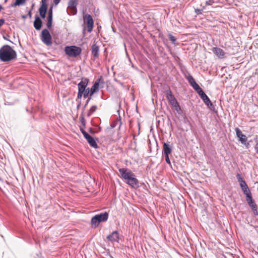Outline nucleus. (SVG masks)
I'll return each mask as SVG.
<instances>
[{
    "label": "nucleus",
    "instance_id": "f257e3e1",
    "mask_svg": "<svg viewBox=\"0 0 258 258\" xmlns=\"http://www.w3.org/2000/svg\"><path fill=\"white\" fill-rule=\"evenodd\" d=\"M17 57V53L10 46L5 45L0 48V59L3 62L12 61Z\"/></svg>",
    "mask_w": 258,
    "mask_h": 258
},
{
    "label": "nucleus",
    "instance_id": "f03ea898",
    "mask_svg": "<svg viewBox=\"0 0 258 258\" xmlns=\"http://www.w3.org/2000/svg\"><path fill=\"white\" fill-rule=\"evenodd\" d=\"M126 168H119L118 171L122 178L127 180L126 183L132 187H138L139 184L138 180L135 177V175L131 171H127Z\"/></svg>",
    "mask_w": 258,
    "mask_h": 258
},
{
    "label": "nucleus",
    "instance_id": "7ed1b4c3",
    "mask_svg": "<svg viewBox=\"0 0 258 258\" xmlns=\"http://www.w3.org/2000/svg\"><path fill=\"white\" fill-rule=\"evenodd\" d=\"M108 213L106 212L95 215L91 218L92 227L96 228L101 222H106L108 220Z\"/></svg>",
    "mask_w": 258,
    "mask_h": 258
},
{
    "label": "nucleus",
    "instance_id": "20e7f679",
    "mask_svg": "<svg viewBox=\"0 0 258 258\" xmlns=\"http://www.w3.org/2000/svg\"><path fill=\"white\" fill-rule=\"evenodd\" d=\"M80 47L76 46H67L64 48V52L68 56L76 57L79 55L81 53Z\"/></svg>",
    "mask_w": 258,
    "mask_h": 258
},
{
    "label": "nucleus",
    "instance_id": "39448f33",
    "mask_svg": "<svg viewBox=\"0 0 258 258\" xmlns=\"http://www.w3.org/2000/svg\"><path fill=\"white\" fill-rule=\"evenodd\" d=\"M104 81L102 76H100L99 78L97 79L91 88L90 96H91L94 93L98 91L99 88H102L104 87Z\"/></svg>",
    "mask_w": 258,
    "mask_h": 258
},
{
    "label": "nucleus",
    "instance_id": "423d86ee",
    "mask_svg": "<svg viewBox=\"0 0 258 258\" xmlns=\"http://www.w3.org/2000/svg\"><path fill=\"white\" fill-rule=\"evenodd\" d=\"M41 40L47 46H50L52 44L51 36L47 29L42 31Z\"/></svg>",
    "mask_w": 258,
    "mask_h": 258
},
{
    "label": "nucleus",
    "instance_id": "0eeeda50",
    "mask_svg": "<svg viewBox=\"0 0 258 258\" xmlns=\"http://www.w3.org/2000/svg\"><path fill=\"white\" fill-rule=\"evenodd\" d=\"M78 0H70L68 2L67 13L69 15H74L77 14Z\"/></svg>",
    "mask_w": 258,
    "mask_h": 258
},
{
    "label": "nucleus",
    "instance_id": "6e6552de",
    "mask_svg": "<svg viewBox=\"0 0 258 258\" xmlns=\"http://www.w3.org/2000/svg\"><path fill=\"white\" fill-rule=\"evenodd\" d=\"M199 95L200 96L201 99L203 100L204 102L205 103L206 105L208 106L209 108L211 110H214V107L212 103L211 102V100H210L209 98L208 97V96L205 93V92L203 91H200V92H199L198 93Z\"/></svg>",
    "mask_w": 258,
    "mask_h": 258
},
{
    "label": "nucleus",
    "instance_id": "1a4fd4ad",
    "mask_svg": "<svg viewBox=\"0 0 258 258\" xmlns=\"http://www.w3.org/2000/svg\"><path fill=\"white\" fill-rule=\"evenodd\" d=\"M84 22L87 24V29L88 32L92 31L94 21L92 16L89 14H86L84 16Z\"/></svg>",
    "mask_w": 258,
    "mask_h": 258
},
{
    "label": "nucleus",
    "instance_id": "9d476101",
    "mask_svg": "<svg viewBox=\"0 0 258 258\" xmlns=\"http://www.w3.org/2000/svg\"><path fill=\"white\" fill-rule=\"evenodd\" d=\"M89 80L86 78H82L81 82L78 84V91L82 92H84L85 90L87 89V86L88 84Z\"/></svg>",
    "mask_w": 258,
    "mask_h": 258
},
{
    "label": "nucleus",
    "instance_id": "9b49d317",
    "mask_svg": "<svg viewBox=\"0 0 258 258\" xmlns=\"http://www.w3.org/2000/svg\"><path fill=\"white\" fill-rule=\"evenodd\" d=\"M235 131L236 136L239 139V141L240 142L241 144H245V142L247 141L246 136L243 134L241 130L238 127H236Z\"/></svg>",
    "mask_w": 258,
    "mask_h": 258
},
{
    "label": "nucleus",
    "instance_id": "f8f14e48",
    "mask_svg": "<svg viewBox=\"0 0 258 258\" xmlns=\"http://www.w3.org/2000/svg\"><path fill=\"white\" fill-rule=\"evenodd\" d=\"M108 240L112 242H118L119 240V234L117 231H113L107 236Z\"/></svg>",
    "mask_w": 258,
    "mask_h": 258
},
{
    "label": "nucleus",
    "instance_id": "ddd939ff",
    "mask_svg": "<svg viewBox=\"0 0 258 258\" xmlns=\"http://www.w3.org/2000/svg\"><path fill=\"white\" fill-rule=\"evenodd\" d=\"M165 94L167 100H168L169 102L171 105L174 104L175 102L177 101L174 96L172 94L170 89L166 90Z\"/></svg>",
    "mask_w": 258,
    "mask_h": 258
},
{
    "label": "nucleus",
    "instance_id": "4468645a",
    "mask_svg": "<svg viewBox=\"0 0 258 258\" xmlns=\"http://www.w3.org/2000/svg\"><path fill=\"white\" fill-rule=\"evenodd\" d=\"M212 51L214 53L216 54L218 57L222 58L225 55V52L223 49L218 47H213L212 48Z\"/></svg>",
    "mask_w": 258,
    "mask_h": 258
},
{
    "label": "nucleus",
    "instance_id": "2eb2a0df",
    "mask_svg": "<svg viewBox=\"0 0 258 258\" xmlns=\"http://www.w3.org/2000/svg\"><path fill=\"white\" fill-rule=\"evenodd\" d=\"M47 9V4H41V5L39 9V12L40 16L43 19L45 18L46 17Z\"/></svg>",
    "mask_w": 258,
    "mask_h": 258
},
{
    "label": "nucleus",
    "instance_id": "dca6fc26",
    "mask_svg": "<svg viewBox=\"0 0 258 258\" xmlns=\"http://www.w3.org/2000/svg\"><path fill=\"white\" fill-rule=\"evenodd\" d=\"M42 21L38 16L35 15V21L34 22V27L37 30H39L42 26Z\"/></svg>",
    "mask_w": 258,
    "mask_h": 258
},
{
    "label": "nucleus",
    "instance_id": "f3484780",
    "mask_svg": "<svg viewBox=\"0 0 258 258\" xmlns=\"http://www.w3.org/2000/svg\"><path fill=\"white\" fill-rule=\"evenodd\" d=\"M163 150L165 155H169L172 152V149L169 143H164Z\"/></svg>",
    "mask_w": 258,
    "mask_h": 258
},
{
    "label": "nucleus",
    "instance_id": "a211bd4d",
    "mask_svg": "<svg viewBox=\"0 0 258 258\" xmlns=\"http://www.w3.org/2000/svg\"><path fill=\"white\" fill-rule=\"evenodd\" d=\"M92 54L94 57H98L99 56V47L94 44L91 47Z\"/></svg>",
    "mask_w": 258,
    "mask_h": 258
},
{
    "label": "nucleus",
    "instance_id": "6ab92c4d",
    "mask_svg": "<svg viewBox=\"0 0 258 258\" xmlns=\"http://www.w3.org/2000/svg\"><path fill=\"white\" fill-rule=\"evenodd\" d=\"M86 139L87 140L88 143L92 147L95 149L98 148V145L96 143V141L91 136H89Z\"/></svg>",
    "mask_w": 258,
    "mask_h": 258
},
{
    "label": "nucleus",
    "instance_id": "aec40b11",
    "mask_svg": "<svg viewBox=\"0 0 258 258\" xmlns=\"http://www.w3.org/2000/svg\"><path fill=\"white\" fill-rule=\"evenodd\" d=\"M240 186L245 195L251 192L246 182L240 185Z\"/></svg>",
    "mask_w": 258,
    "mask_h": 258
},
{
    "label": "nucleus",
    "instance_id": "412c9836",
    "mask_svg": "<svg viewBox=\"0 0 258 258\" xmlns=\"http://www.w3.org/2000/svg\"><path fill=\"white\" fill-rule=\"evenodd\" d=\"M26 0H16L15 2L12 4L11 7H15L18 6L23 5L25 3Z\"/></svg>",
    "mask_w": 258,
    "mask_h": 258
},
{
    "label": "nucleus",
    "instance_id": "4be33fe9",
    "mask_svg": "<svg viewBox=\"0 0 258 258\" xmlns=\"http://www.w3.org/2000/svg\"><path fill=\"white\" fill-rule=\"evenodd\" d=\"M171 105L172 106V107L173 108L175 109V110L177 111V112H178V113H180V112H181V109L177 101L175 102L174 104H171Z\"/></svg>",
    "mask_w": 258,
    "mask_h": 258
},
{
    "label": "nucleus",
    "instance_id": "5701e85b",
    "mask_svg": "<svg viewBox=\"0 0 258 258\" xmlns=\"http://www.w3.org/2000/svg\"><path fill=\"white\" fill-rule=\"evenodd\" d=\"M186 79L187 80L188 83L189 84L192 86L193 85H194L196 82L194 79V78L192 77V76L188 75L186 77Z\"/></svg>",
    "mask_w": 258,
    "mask_h": 258
},
{
    "label": "nucleus",
    "instance_id": "b1692460",
    "mask_svg": "<svg viewBox=\"0 0 258 258\" xmlns=\"http://www.w3.org/2000/svg\"><path fill=\"white\" fill-rule=\"evenodd\" d=\"M97 108V106H96V105L92 106L90 108L89 110L88 111V113H87V115L88 116H91L94 112H95V111L96 110Z\"/></svg>",
    "mask_w": 258,
    "mask_h": 258
},
{
    "label": "nucleus",
    "instance_id": "393cba45",
    "mask_svg": "<svg viewBox=\"0 0 258 258\" xmlns=\"http://www.w3.org/2000/svg\"><path fill=\"white\" fill-rule=\"evenodd\" d=\"M236 177L238 180V181L239 182V185H241L245 183V181L243 179V178L241 177L240 174L237 173L236 175Z\"/></svg>",
    "mask_w": 258,
    "mask_h": 258
},
{
    "label": "nucleus",
    "instance_id": "a878e982",
    "mask_svg": "<svg viewBox=\"0 0 258 258\" xmlns=\"http://www.w3.org/2000/svg\"><path fill=\"white\" fill-rule=\"evenodd\" d=\"M192 87L198 93H199V92H200V91H203V90L201 88V87L197 83L193 85Z\"/></svg>",
    "mask_w": 258,
    "mask_h": 258
},
{
    "label": "nucleus",
    "instance_id": "bb28decb",
    "mask_svg": "<svg viewBox=\"0 0 258 258\" xmlns=\"http://www.w3.org/2000/svg\"><path fill=\"white\" fill-rule=\"evenodd\" d=\"M47 27L48 29H50L52 26V18L47 17Z\"/></svg>",
    "mask_w": 258,
    "mask_h": 258
},
{
    "label": "nucleus",
    "instance_id": "cd10ccee",
    "mask_svg": "<svg viewBox=\"0 0 258 258\" xmlns=\"http://www.w3.org/2000/svg\"><path fill=\"white\" fill-rule=\"evenodd\" d=\"M245 196H246V201L247 202L248 204L251 202L253 201L252 198L251 192H250L248 194H246Z\"/></svg>",
    "mask_w": 258,
    "mask_h": 258
},
{
    "label": "nucleus",
    "instance_id": "c85d7f7f",
    "mask_svg": "<svg viewBox=\"0 0 258 258\" xmlns=\"http://www.w3.org/2000/svg\"><path fill=\"white\" fill-rule=\"evenodd\" d=\"M89 94H90V90L89 88H87L86 90H85L84 92H83L84 98H87L89 96Z\"/></svg>",
    "mask_w": 258,
    "mask_h": 258
},
{
    "label": "nucleus",
    "instance_id": "c756f323",
    "mask_svg": "<svg viewBox=\"0 0 258 258\" xmlns=\"http://www.w3.org/2000/svg\"><path fill=\"white\" fill-rule=\"evenodd\" d=\"M248 204L251 207L252 210L257 208V206L254 201L249 203Z\"/></svg>",
    "mask_w": 258,
    "mask_h": 258
},
{
    "label": "nucleus",
    "instance_id": "7c9ffc66",
    "mask_svg": "<svg viewBox=\"0 0 258 258\" xmlns=\"http://www.w3.org/2000/svg\"><path fill=\"white\" fill-rule=\"evenodd\" d=\"M169 39L172 42V43H175L176 41V39L171 34H169Z\"/></svg>",
    "mask_w": 258,
    "mask_h": 258
},
{
    "label": "nucleus",
    "instance_id": "2f4dec72",
    "mask_svg": "<svg viewBox=\"0 0 258 258\" xmlns=\"http://www.w3.org/2000/svg\"><path fill=\"white\" fill-rule=\"evenodd\" d=\"M81 133H82V134L83 135L84 138L85 139H86L87 138H88L90 135L85 131H84L83 129H81Z\"/></svg>",
    "mask_w": 258,
    "mask_h": 258
},
{
    "label": "nucleus",
    "instance_id": "473e14b6",
    "mask_svg": "<svg viewBox=\"0 0 258 258\" xmlns=\"http://www.w3.org/2000/svg\"><path fill=\"white\" fill-rule=\"evenodd\" d=\"M165 161H166V163L169 165L171 166V162H170V159H169V155H165Z\"/></svg>",
    "mask_w": 258,
    "mask_h": 258
},
{
    "label": "nucleus",
    "instance_id": "72a5a7b5",
    "mask_svg": "<svg viewBox=\"0 0 258 258\" xmlns=\"http://www.w3.org/2000/svg\"><path fill=\"white\" fill-rule=\"evenodd\" d=\"M47 17L52 18V8L51 7L48 10V15Z\"/></svg>",
    "mask_w": 258,
    "mask_h": 258
},
{
    "label": "nucleus",
    "instance_id": "f704fd0d",
    "mask_svg": "<svg viewBox=\"0 0 258 258\" xmlns=\"http://www.w3.org/2000/svg\"><path fill=\"white\" fill-rule=\"evenodd\" d=\"M214 3L213 0H208L206 2V5L207 6L212 5Z\"/></svg>",
    "mask_w": 258,
    "mask_h": 258
},
{
    "label": "nucleus",
    "instance_id": "c9c22d12",
    "mask_svg": "<svg viewBox=\"0 0 258 258\" xmlns=\"http://www.w3.org/2000/svg\"><path fill=\"white\" fill-rule=\"evenodd\" d=\"M83 95V92L78 91L77 98L78 99H81Z\"/></svg>",
    "mask_w": 258,
    "mask_h": 258
},
{
    "label": "nucleus",
    "instance_id": "e433bc0d",
    "mask_svg": "<svg viewBox=\"0 0 258 258\" xmlns=\"http://www.w3.org/2000/svg\"><path fill=\"white\" fill-rule=\"evenodd\" d=\"M254 149L255 150L256 153L258 155V142L255 144L254 146Z\"/></svg>",
    "mask_w": 258,
    "mask_h": 258
},
{
    "label": "nucleus",
    "instance_id": "4c0bfd02",
    "mask_svg": "<svg viewBox=\"0 0 258 258\" xmlns=\"http://www.w3.org/2000/svg\"><path fill=\"white\" fill-rule=\"evenodd\" d=\"M202 10H200V9H197L195 10V12L198 15V14H202Z\"/></svg>",
    "mask_w": 258,
    "mask_h": 258
},
{
    "label": "nucleus",
    "instance_id": "58836bf2",
    "mask_svg": "<svg viewBox=\"0 0 258 258\" xmlns=\"http://www.w3.org/2000/svg\"><path fill=\"white\" fill-rule=\"evenodd\" d=\"M91 96H90V97L87 99V100L84 105V107H85L87 105V104H88V103H89V101L91 100Z\"/></svg>",
    "mask_w": 258,
    "mask_h": 258
},
{
    "label": "nucleus",
    "instance_id": "ea45409f",
    "mask_svg": "<svg viewBox=\"0 0 258 258\" xmlns=\"http://www.w3.org/2000/svg\"><path fill=\"white\" fill-rule=\"evenodd\" d=\"M5 20L3 19H0V27L4 24Z\"/></svg>",
    "mask_w": 258,
    "mask_h": 258
},
{
    "label": "nucleus",
    "instance_id": "a19ab883",
    "mask_svg": "<svg viewBox=\"0 0 258 258\" xmlns=\"http://www.w3.org/2000/svg\"><path fill=\"white\" fill-rule=\"evenodd\" d=\"M252 210H253V213H254V214L255 215H258V211L257 210V208L253 209Z\"/></svg>",
    "mask_w": 258,
    "mask_h": 258
},
{
    "label": "nucleus",
    "instance_id": "79ce46f5",
    "mask_svg": "<svg viewBox=\"0 0 258 258\" xmlns=\"http://www.w3.org/2000/svg\"><path fill=\"white\" fill-rule=\"evenodd\" d=\"M61 0H53V3L55 5H57L59 4Z\"/></svg>",
    "mask_w": 258,
    "mask_h": 258
},
{
    "label": "nucleus",
    "instance_id": "37998d69",
    "mask_svg": "<svg viewBox=\"0 0 258 258\" xmlns=\"http://www.w3.org/2000/svg\"><path fill=\"white\" fill-rule=\"evenodd\" d=\"M243 145H245L246 148H248L249 144L247 142V141L245 142V144H242Z\"/></svg>",
    "mask_w": 258,
    "mask_h": 258
},
{
    "label": "nucleus",
    "instance_id": "c03bdc74",
    "mask_svg": "<svg viewBox=\"0 0 258 258\" xmlns=\"http://www.w3.org/2000/svg\"><path fill=\"white\" fill-rule=\"evenodd\" d=\"M28 16L30 18H31V17H32V13H31V10L29 11L27 16Z\"/></svg>",
    "mask_w": 258,
    "mask_h": 258
},
{
    "label": "nucleus",
    "instance_id": "a18cd8bd",
    "mask_svg": "<svg viewBox=\"0 0 258 258\" xmlns=\"http://www.w3.org/2000/svg\"><path fill=\"white\" fill-rule=\"evenodd\" d=\"M115 125H116V123H112L111 125V126L112 128H113V127H114L115 126Z\"/></svg>",
    "mask_w": 258,
    "mask_h": 258
},
{
    "label": "nucleus",
    "instance_id": "49530a36",
    "mask_svg": "<svg viewBox=\"0 0 258 258\" xmlns=\"http://www.w3.org/2000/svg\"><path fill=\"white\" fill-rule=\"evenodd\" d=\"M41 4H47L46 2V0H41Z\"/></svg>",
    "mask_w": 258,
    "mask_h": 258
},
{
    "label": "nucleus",
    "instance_id": "de8ad7c7",
    "mask_svg": "<svg viewBox=\"0 0 258 258\" xmlns=\"http://www.w3.org/2000/svg\"><path fill=\"white\" fill-rule=\"evenodd\" d=\"M27 17V15H23L22 16V18L24 19H26Z\"/></svg>",
    "mask_w": 258,
    "mask_h": 258
},
{
    "label": "nucleus",
    "instance_id": "09e8293b",
    "mask_svg": "<svg viewBox=\"0 0 258 258\" xmlns=\"http://www.w3.org/2000/svg\"><path fill=\"white\" fill-rule=\"evenodd\" d=\"M2 7L1 5H0V11L2 10Z\"/></svg>",
    "mask_w": 258,
    "mask_h": 258
}]
</instances>
